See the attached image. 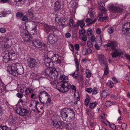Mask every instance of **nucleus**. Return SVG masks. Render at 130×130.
<instances>
[{"mask_svg": "<svg viewBox=\"0 0 130 130\" xmlns=\"http://www.w3.org/2000/svg\"><path fill=\"white\" fill-rule=\"evenodd\" d=\"M22 36L24 40L25 41H28L31 39V36L27 30H24V32L21 33Z\"/></svg>", "mask_w": 130, "mask_h": 130, "instance_id": "obj_8", "label": "nucleus"}, {"mask_svg": "<svg viewBox=\"0 0 130 130\" xmlns=\"http://www.w3.org/2000/svg\"><path fill=\"white\" fill-rule=\"evenodd\" d=\"M56 88L61 92L64 93L68 91L71 88V85L67 82L59 81L56 84Z\"/></svg>", "mask_w": 130, "mask_h": 130, "instance_id": "obj_4", "label": "nucleus"}, {"mask_svg": "<svg viewBox=\"0 0 130 130\" xmlns=\"http://www.w3.org/2000/svg\"><path fill=\"white\" fill-rule=\"evenodd\" d=\"M59 78L62 81L66 80L68 79V77L64 74L61 75L60 77Z\"/></svg>", "mask_w": 130, "mask_h": 130, "instance_id": "obj_28", "label": "nucleus"}, {"mask_svg": "<svg viewBox=\"0 0 130 130\" xmlns=\"http://www.w3.org/2000/svg\"><path fill=\"white\" fill-rule=\"evenodd\" d=\"M56 61L57 62L60 63L61 62V57H57L56 58Z\"/></svg>", "mask_w": 130, "mask_h": 130, "instance_id": "obj_50", "label": "nucleus"}, {"mask_svg": "<svg viewBox=\"0 0 130 130\" xmlns=\"http://www.w3.org/2000/svg\"><path fill=\"white\" fill-rule=\"evenodd\" d=\"M109 43V46L110 47H111V48L112 50L114 49V47L117 45V43L115 41H111Z\"/></svg>", "mask_w": 130, "mask_h": 130, "instance_id": "obj_24", "label": "nucleus"}, {"mask_svg": "<svg viewBox=\"0 0 130 130\" xmlns=\"http://www.w3.org/2000/svg\"><path fill=\"white\" fill-rule=\"evenodd\" d=\"M23 15V14L22 13L20 12H18L16 15V16L17 18H21Z\"/></svg>", "mask_w": 130, "mask_h": 130, "instance_id": "obj_39", "label": "nucleus"}, {"mask_svg": "<svg viewBox=\"0 0 130 130\" xmlns=\"http://www.w3.org/2000/svg\"><path fill=\"white\" fill-rule=\"evenodd\" d=\"M69 47L70 50L72 51H73L74 50V47L73 45L72 44H70L69 45Z\"/></svg>", "mask_w": 130, "mask_h": 130, "instance_id": "obj_58", "label": "nucleus"}, {"mask_svg": "<svg viewBox=\"0 0 130 130\" xmlns=\"http://www.w3.org/2000/svg\"><path fill=\"white\" fill-rule=\"evenodd\" d=\"M15 111L17 113L22 116H24L26 114L27 111L26 109L19 107L15 110Z\"/></svg>", "mask_w": 130, "mask_h": 130, "instance_id": "obj_12", "label": "nucleus"}, {"mask_svg": "<svg viewBox=\"0 0 130 130\" xmlns=\"http://www.w3.org/2000/svg\"><path fill=\"white\" fill-rule=\"evenodd\" d=\"M52 124V125L57 129H62L63 124V123L62 121H57L56 120H54L53 121Z\"/></svg>", "mask_w": 130, "mask_h": 130, "instance_id": "obj_10", "label": "nucleus"}, {"mask_svg": "<svg viewBox=\"0 0 130 130\" xmlns=\"http://www.w3.org/2000/svg\"><path fill=\"white\" fill-rule=\"evenodd\" d=\"M103 58L99 57V62L101 65H103V64L106 65L107 64V62L106 61V60L104 59Z\"/></svg>", "mask_w": 130, "mask_h": 130, "instance_id": "obj_23", "label": "nucleus"}, {"mask_svg": "<svg viewBox=\"0 0 130 130\" xmlns=\"http://www.w3.org/2000/svg\"><path fill=\"white\" fill-rule=\"evenodd\" d=\"M47 101L46 103H50L51 101V100L50 98V96L49 95L47 97Z\"/></svg>", "mask_w": 130, "mask_h": 130, "instance_id": "obj_53", "label": "nucleus"}, {"mask_svg": "<svg viewBox=\"0 0 130 130\" xmlns=\"http://www.w3.org/2000/svg\"><path fill=\"white\" fill-rule=\"evenodd\" d=\"M8 72L14 76L17 74L21 75L24 72V69L22 66L19 63L9 64L7 67Z\"/></svg>", "mask_w": 130, "mask_h": 130, "instance_id": "obj_1", "label": "nucleus"}, {"mask_svg": "<svg viewBox=\"0 0 130 130\" xmlns=\"http://www.w3.org/2000/svg\"><path fill=\"white\" fill-rule=\"evenodd\" d=\"M32 30H34L35 33H34L33 34H36L37 32V31L36 30V24L34 22H33L32 24Z\"/></svg>", "mask_w": 130, "mask_h": 130, "instance_id": "obj_30", "label": "nucleus"}, {"mask_svg": "<svg viewBox=\"0 0 130 130\" xmlns=\"http://www.w3.org/2000/svg\"><path fill=\"white\" fill-rule=\"evenodd\" d=\"M56 37L54 35L51 34L49 36L48 39L49 42L51 43H54L56 40Z\"/></svg>", "mask_w": 130, "mask_h": 130, "instance_id": "obj_19", "label": "nucleus"}, {"mask_svg": "<svg viewBox=\"0 0 130 130\" xmlns=\"http://www.w3.org/2000/svg\"><path fill=\"white\" fill-rule=\"evenodd\" d=\"M87 43L88 46L90 47H92L93 46V44L92 41H88L87 42Z\"/></svg>", "mask_w": 130, "mask_h": 130, "instance_id": "obj_42", "label": "nucleus"}, {"mask_svg": "<svg viewBox=\"0 0 130 130\" xmlns=\"http://www.w3.org/2000/svg\"><path fill=\"white\" fill-rule=\"evenodd\" d=\"M9 40L8 37L4 38L2 37H0V44H4L8 43Z\"/></svg>", "mask_w": 130, "mask_h": 130, "instance_id": "obj_21", "label": "nucleus"}, {"mask_svg": "<svg viewBox=\"0 0 130 130\" xmlns=\"http://www.w3.org/2000/svg\"><path fill=\"white\" fill-rule=\"evenodd\" d=\"M91 19L89 18H88L86 19L85 21L86 23H89V24H91L94 23L96 20V19H95L93 21H91Z\"/></svg>", "mask_w": 130, "mask_h": 130, "instance_id": "obj_29", "label": "nucleus"}, {"mask_svg": "<svg viewBox=\"0 0 130 130\" xmlns=\"http://www.w3.org/2000/svg\"><path fill=\"white\" fill-rule=\"evenodd\" d=\"M16 95L17 97L20 99L23 96V94L20 93H18Z\"/></svg>", "mask_w": 130, "mask_h": 130, "instance_id": "obj_49", "label": "nucleus"}, {"mask_svg": "<svg viewBox=\"0 0 130 130\" xmlns=\"http://www.w3.org/2000/svg\"><path fill=\"white\" fill-rule=\"evenodd\" d=\"M0 127L2 130H11L10 128L5 126H1Z\"/></svg>", "mask_w": 130, "mask_h": 130, "instance_id": "obj_34", "label": "nucleus"}, {"mask_svg": "<svg viewBox=\"0 0 130 130\" xmlns=\"http://www.w3.org/2000/svg\"><path fill=\"white\" fill-rule=\"evenodd\" d=\"M2 44L4 46H3V47L5 48H8L10 47V46L9 45H8V44H6V43L3 44Z\"/></svg>", "mask_w": 130, "mask_h": 130, "instance_id": "obj_51", "label": "nucleus"}, {"mask_svg": "<svg viewBox=\"0 0 130 130\" xmlns=\"http://www.w3.org/2000/svg\"><path fill=\"white\" fill-rule=\"evenodd\" d=\"M124 54L125 57H130V56L128 54L124 53L123 51L120 50H117L115 51L112 54V57H117L122 56Z\"/></svg>", "mask_w": 130, "mask_h": 130, "instance_id": "obj_9", "label": "nucleus"}, {"mask_svg": "<svg viewBox=\"0 0 130 130\" xmlns=\"http://www.w3.org/2000/svg\"><path fill=\"white\" fill-rule=\"evenodd\" d=\"M61 4L59 1H57L55 3V8L56 10L59 9L60 7Z\"/></svg>", "mask_w": 130, "mask_h": 130, "instance_id": "obj_22", "label": "nucleus"}, {"mask_svg": "<svg viewBox=\"0 0 130 130\" xmlns=\"http://www.w3.org/2000/svg\"><path fill=\"white\" fill-rule=\"evenodd\" d=\"M107 31L109 34H111L114 32V29L112 27H109L107 29Z\"/></svg>", "mask_w": 130, "mask_h": 130, "instance_id": "obj_37", "label": "nucleus"}, {"mask_svg": "<svg viewBox=\"0 0 130 130\" xmlns=\"http://www.w3.org/2000/svg\"><path fill=\"white\" fill-rule=\"evenodd\" d=\"M121 127L123 130H125L126 128L127 125L125 123L123 124L122 125Z\"/></svg>", "mask_w": 130, "mask_h": 130, "instance_id": "obj_48", "label": "nucleus"}, {"mask_svg": "<svg viewBox=\"0 0 130 130\" xmlns=\"http://www.w3.org/2000/svg\"><path fill=\"white\" fill-rule=\"evenodd\" d=\"M93 31L92 29L91 28H89L87 31V34L89 36L91 35L92 34Z\"/></svg>", "mask_w": 130, "mask_h": 130, "instance_id": "obj_32", "label": "nucleus"}, {"mask_svg": "<svg viewBox=\"0 0 130 130\" xmlns=\"http://www.w3.org/2000/svg\"><path fill=\"white\" fill-rule=\"evenodd\" d=\"M86 74L87 78H90L91 77V71L89 70H87L86 71Z\"/></svg>", "mask_w": 130, "mask_h": 130, "instance_id": "obj_31", "label": "nucleus"}, {"mask_svg": "<svg viewBox=\"0 0 130 130\" xmlns=\"http://www.w3.org/2000/svg\"><path fill=\"white\" fill-rule=\"evenodd\" d=\"M92 92V94L94 95L98 93L97 90L95 88L93 90Z\"/></svg>", "mask_w": 130, "mask_h": 130, "instance_id": "obj_55", "label": "nucleus"}, {"mask_svg": "<svg viewBox=\"0 0 130 130\" xmlns=\"http://www.w3.org/2000/svg\"><path fill=\"white\" fill-rule=\"evenodd\" d=\"M0 13L3 15H5L9 13V12L6 10L4 9Z\"/></svg>", "mask_w": 130, "mask_h": 130, "instance_id": "obj_41", "label": "nucleus"}, {"mask_svg": "<svg viewBox=\"0 0 130 130\" xmlns=\"http://www.w3.org/2000/svg\"><path fill=\"white\" fill-rule=\"evenodd\" d=\"M43 74L46 76L49 77L50 79L52 80L56 79L58 74L56 69L50 68L45 69Z\"/></svg>", "mask_w": 130, "mask_h": 130, "instance_id": "obj_3", "label": "nucleus"}, {"mask_svg": "<svg viewBox=\"0 0 130 130\" xmlns=\"http://www.w3.org/2000/svg\"><path fill=\"white\" fill-rule=\"evenodd\" d=\"M78 26L80 25V27L81 28H83L85 25V24L83 22V21H77L76 22Z\"/></svg>", "mask_w": 130, "mask_h": 130, "instance_id": "obj_26", "label": "nucleus"}, {"mask_svg": "<svg viewBox=\"0 0 130 130\" xmlns=\"http://www.w3.org/2000/svg\"><path fill=\"white\" fill-rule=\"evenodd\" d=\"M27 62L28 66L30 68L35 67L37 64V60L33 58H30L27 59Z\"/></svg>", "mask_w": 130, "mask_h": 130, "instance_id": "obj_11", "label": "nucleus"}, {"mask_svg": "<svg viewBox=\"0 0 130 130\" xmlns=\"http://www.w3.org/2000/svg\"><path fill=\"white\" fill-rule=\"evenodd\" d=\"M97 104V103L96 102H93L89 104V107L92 109H93Z\"/></svg>", "mask_w": 130, "mask_h": 130, "instance_id": "obj_27", "label": "nucleus"}, {"mask_svg": "<svg viewBox=\"0 0 130 130\" xmlns=\"http://www.w3.org/2000/svg\"><path fill=\"white\" fill-rule=\"evenodd\" d=\"M10 59L9 57L8 58H7V57H3V62L5 63H7L10 61Z\"/></svg>", "mask_w": 130, "mask_h": 130, "instance_id": "obj_43", "label": "nucleus"}, {"mask_svg": "<svg viewBox=\"0 0 130 130\" xmlns=\"http://www.w3.org/2000/svg\"><path fill=\"white\" fill-rule=\"evenodd\" d=\"M62 23H65L66 24H68V19L67 18L65 17L61 21Z\"/></svg>", "mask_w": 130, "mask_h": 130, "instance_id": "obj_40", "label": "nucleus"}, {"mask_svg": "<svg viewBox=\"0 0 130 130\" xmlns=\"http://www.w3.org/2000/svg\"><path fill=\"white\" fill-rule=\"evenodd\" d=\"M85 33V30L83 28L80 29L79 31V36H81V35H83Z\"/></svg>", "mask_w": 130, "mask_h": 130, "instance_id": "obj_35", "label": "nucleus"}, {"mask_svg": "<svg viewBox=\"0 0 130 130\" xmlns=\"http://www.w3.org/2000/svg\"><path fill=\"white\" fill-rule=\"evenodd\" d=\"M74 46L75 49L78 51L79 48V46L78 44H75V45Z\"/></svg>", "mask_w": 130, "mask_h": 130, "instance_id": "obj_52", "label": "nucleus"}, {"mask_svg": "<svg viewBox=\"0 0 130 130\" xmlns=\"http://www.w3.org/2000/svg\"><path fill=\"white\" fill-rule=\"evenodd\" d=\"M98 4L100 6L99 9L104 14H105L106 12V9L104 7L105 5L101 1H98Z\"/></svg>", "mask_w": 130, "mask_h": 130, "instance_id": "obj_13", "label": "nucleus"}, {"mask_svg": "<svg viewBox=\"0 0 130 130\" xmlns=\"http://www.w3.org/2000/svg\"><path fill=\"white\" fill-rule=\"evenodd\" d=\"M1 1L3 3H9L10 2V0H1Z\"/></svg>", "mask_w": 130, "mask_h": 130, "instance_id": "obj_62", "label": "nucleus"}, {"mask_svg": "<svg viewBox=\"0 0 130 130\" xmlns=\"http://www.w3.org/2000/svg\"><path fill=\"white\" fill-rule=\"evenodd\" d=\"M32 91V90L28 88H27L26 89L25 91V94L28 95L30 93H31V92Z\"/></svg>", "mask_w": 130, "mask_h": 130, "instance_id": "obj_33", "label": "nucleus"}, {"mask_svg": "<svg viewBox=\"0 0 130 130\" xmlns=\"http://www.w3.org/2000/svg\"><path fill=\"white\" fill-rule=\"evenodd\" d=\"M69 22H70V23H69L70 25V26L72 25L73 24V22H74V21H73V20L72 19H71L70 20Z\"/></svg>", "mask_w": 130, "mask_h": 130, "instance_id": "obj_64", "label": "nucleus"}, {"mask_svg": "<svg viewBox=\"0 0 130 130\" xmlns=\"http://www.w3.org/2000/svg\"><path fill=\"white\" fill-rule=\"evenodd\" d=\"M96 33L97 34L100 35L101 33V30L99 28H97L96 30Z\"/></svg>", "mask_w": 130, "mask_h": 130, "instance_id": "obj_54", "label": "nucleus"}, {"mask_svg": "<svg viewBox=\"0 0 130 130\" xmlns=\"http://www.w3.org/2000/svg\"><path fill=\"white\" fill-rule=\"evenodd\" d=\"M60 115L64 120L69 121L73 120L75 115L73 110L70 108H64L60 111Z\"/></svg>", "mask_w": 130, "mask_h": 130, "instance_id": "obj_2", "label": "nucleus"}, {"mask_svg": "<svg viewBox=\"0 0 130 130\" xmlns=\"http://www.w3.org/2000/svg\"><path fill=\"white\" fill-rule=\"evenodd\" d=\"M74 61L75 62V64L76 65V68L77 69H79V64L78 60L77 59L76 57H75Z\"/></svg>", "mask_w": 130, "mask_h": 130, "instance_id": "obj_38", "label": "nucleus"}, {"mask_svg": "<svg viewBox=\"0 0 130 130\" xmlns=\"http://www.w3.org/2000/svg\"><path fill=\"white\" fill-rule=\"evenodd\" d=\"M27 14L29 15H31L32 17H34V15L32 13V10L31 9L28 10L27 13Z\"/></svg>", "mask_w": 130, "mask_h": 130, "instance_id": "obj_44", "label": "nucleus"}, {"mask_svg": "<svg viewBox=\"0 0 130 130\" xmlns=\"http://www.w3.org/2000/svg\"><path fill=\"white\" fill-rule=\"evenodd\" d=\"M85 90L89 93H91L92 91V89L91 88H87Z\"/></svg>", "mask_w": 130, "mask_h": 130, "instance_id": "obj_45", "label": "nucleus"}, {"mask_svg": "<svg viewBox=\"0 0 130 130\" xmlns=\"http://www.w3.org/2000/svg\"><path fill=\"white\" fill-rule=\"evenodd\" d=\"M5 28H1L0 29V32L1 33H4L6 31Z\"/></svg>", "mask_w": 130, "mask_h": 130, "instance_id": "obj_56", "label": "nucleus"}, {"mask_svg": "<svg viewBox=\"0 0 130 130\" xmlns=\"http://www.w3.org/2000/svg\"><path fill=\"white\" fill-rule=\"evenodd\" d=\"M86 52L88 53H90L91 52V50L90 48H87L86 49Z\"/></svg>", "mask_w": 130, "mask_h": 130, "instance_id": "obj_61", "label": "nucleus"}, {"mask_svg": "<svg viewBox=\"0 0 130 130\" xmlns=\"http://www.w3.org/2000/svg\"><path fill=\"white\" fill-rule=\"evenodd\" d=\"M58 82V81L56 80H54L53 81H52L50 83L52 85H54L55 84H56V83H57Z\"/></svg>", "mask_w": 130, "mask_h": 130, "instance_id": "obj_60", "label": "nucleus"}, {"mask_svg": "<svg viewBox=\"0 0 130 130\" xmlns=\"http://www.w3.org/2000/svg\"><path fill=\"white\" fill-rule=\"evenodd\" d=\"M52 60L49 57H46L44 59V63L45 64L48 68H50L51 67L50 66L51 63H52Z\"/></svg>", "mask_w": 130, "mask_h": 130, "instance_id": "obj_16", "label": "nucleus"}, {"mask_svg": "<svg viewBox=\"0 0 130 130\" xmlns=\"http://www.w3.org/2000/svg\"><path fill=\"white\" fill-rule=\"evenodd\" d=\"M21 18V20L23 21H26L28 20L27 17L26 15H23Z\"/></svg>", "mask_w": 130, "mask_h": 130, "instance_id": "obj_47", "label": "nucleus"}, {"mask_svg": "<svg viewBox=\"0 0 130 130\" xmlns=\"http://www.w3.org/2000/svg\"><path fill=\"white\" fill-rule=\"evenodd\" d=\"M103 16V14L101 13L99 15V19H98V21L100 22H102L107 19V17H102Z\"/></svg>", "mask_w": 130, "mask_h": 130, "instance_id": "obj_25", "label": "nucleus"}, {"mask_svg": "<svg viewBox=\"0 0 130 130\" xmlns=\"http://www.w3.org/2000/svg\"><path fill=\"white\" fill-rule=\"evenodd\" d=\"M33 45L35 47L39 48L41 47L42 45V43L38 40H35L32 42Z\"/></svg>", "mask_w": 130, "mask_h": 130, "instance_id": "obj_17", "label": "nucleus"}, {"mask_svg": "<svg viewBox=\"0 0 130 130\" xmlns=\"http://www.w3.org/2000/svg\"><path fill=\"white\" fill-rule=\"evenodd\" d=\"M97 38L99 40V41L96 43L94 45L95 47L97 50H99L100 48V46H101L102 44V38L100 36H98Z\"/></svg>", "mask_w": 130, "mask_h": 130, "instance_id": "obj_15", "label": "nucleus"}, {"mask_svg": "<svg viewBox=\"0 0 130 130\" xmlns=\"http://www.w3.org/2000/svg\"><path fill=\"white\" fill-rule=\"evenodd\" d=\"M74 97L76 100L78 101L79 100V94L78 92H76L74 93Z\"/></svg>", "mask_w": 130, "mask_h": 130, "instance_id": "obj_36", "label": "nucleus"}, {"mask_svg": "<svg viewBox=\"0 0 130 130\" xmlns=\"http://www.w3.org/2000/svg\"><path fill=\"white\" fill-rule=\"evenodd\" d=\"M76 73H74L73 74H72V76L74 78H77L78 77V75L77 74L78 72H76Z\"/></svg>", "mask_w": 130, "mask_h": 130, "instance_id": "obj_46", "label": "nucleus"}, {"mask_svg": "<svg viewBox=\"0 0 130 130\" xmlns=\"http://www.w3.org/2000/svg\"><path fill=\"white\" fill-rule=\"evenodd\" d=\"M110 93L109 91L108 90H104L102 92L101 94L103 98H106L107 96L109 95Z\"/></svg>", "mask_w": 130, "mask_h": 130, "instance_id": "obj_20", "label": "nucleus"}, {"mask_svg": "<svg viewBox=\"0 0 130 130\" xmlns=\"http://www.w3.org/2000/svg\"><path fill=\"white\" fill-rule=\"evenodd\" d=\"M87 37L86 35H84L82 37V40L84 41H86L87 40Z\"/></svg>", "mask_w": 130, "mask_h": 130, "instance_id": "obj_63", "label": "nucleus"}, {"mask_svg": "<svg viewBox=\"0 0 130 130\" xmlns=\"http://www.w3.org/2000/svg\"><path fill=\"white\" fill-rule=\"evenodd\" d=\"M120 7L121 6L117 4H116L115 5L110 4L108 6V8H109L110 10L118 13H120L123 11V8Z\"/></svg>", "mask_w": 130, "mask_h": 130, "instance_id": "obj_5", "label": "nucleus"}, {"mask_svg": "<svg viewBox=\"0 0 130 130\" xmlns=\"http://www.w3.org/2000/svg\"><path fill=\"white\" fill-rule=\"evenodd\" d=\"M74 127L75 125L73 123L66 124L65 125V127L68 130H72Z\"/></svg>", "mask_w": 130, "mask_h": 130, "instance_id": "obj_18", "label": "nucleus"}, {"mask_svg": "<svg viewBox=\"0 0 130 130\" xmlns=\"http://www.w3.org/2000/svg\"><path fill=\"white\" fill-rule=\"evenodd\" d=\"M130 29V23H126L123 25L122 31L123 33L127 36H130V32L128 33V31L130 30L128 29Z\"/></svg>", "mask_w": 130, "mask_h": 130, "instance_id": "obj_6", "label": "nucleus"}, {"mask_svg": "<svg viewBox=\"0 0 130 130\" xmlns=\"http://www.w3.org/2000/svg\"><path fill=\"white\" fill-rule=\"evenodd\" d=\"M43 25L45 28V31L47 33L52 32L58 30L57 29L52 26H49L45 24H43Z\"/></svg>", "mask_w": 130, "mask_h": 130, "instance_id": "obj_7", "label": "nucleus"}, {"mask_svg": "<svg viewBox=\"0 0 130 130\" xmlns=\"http://www.w3.org/2000/svg\"><path fill=\"white\" fill-rule=\"evenodd\" d=\"M108 83H109V86H110L111 88H112L113 87L114 84L112 81L110 80L108 81Z\"/></svg>", "mask_w": 130, "mask_h": 130, "instance_id": "obj_57", "label": "nucleus"}, {"mask_svg": "<svg viewBox=\"0 0 130 130\" xmlns=\"http://www.w3.org/2000/svg\"><path fill=\"white\" fill-rule=\"evenodd\" d=\"M85 104L86 105H87L89 103V99H85Z\"/></svg>", "mask_w": 130, "mask_h": 130, "instance_id": "obj_59", "label": "nucleus"}, {"mask_svg": "<svg viewBox=\"0 0 130 130\" xmlns=\"http://www.w3.org/2000/svg\"><path fill=\"white\" fill-rule=\"evenodd\" d=\"M49 94L46 92L43 91L40 92V94L39 95L38 98L40 102L42 104H43L44 102L42 101H41L42 98L45 96L47 97L48 96Z\"/></svg>", "mask_w": 130, "mask_h": 130, "instance_id": "obj_14", "label": "nucleus"}]
</instances>
